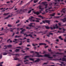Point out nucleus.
Returning a JSON list of instances; mask_svg holds the SVG:
<instances>
[{
	"instance_id": "f257e3e1",
	"label": "nucleus",
	"mask_w": 66,
	"mask_h": 66,
	"mask_svg": "<svg viewBox=\"0 0 66 66\" xmlns=\"http://www.w3.org/2000/svg\"><path fill=\"white\" fill-rule=\"evenodd\" d=\"M35 52V53H37V54L36 55V56H36V57H44V56H45V57H48V58L49 59L53 58V57H50L51 56L49 54H45L44 55H39V54H38L39 53L37 52Z\"/></svg>"
},
{
	"instance_id": "f03ea898",
	"label": "nucleus",
	"mask_w": 66,
	"mask_h": 66,
	"mask_svg": "<svg viewBox=\"0 0 66 66\" xmlns=\"http://www.w3.org/2000/svg\"><path fill=\"white\" fill-rule=\"evenodd\" d=\"M28 10L27 9H20L19 11H18L17 12H18V13H17V14H22L23 12H24L25 11L26 12Z\"/></svg>"
},
{
	"instance_id": "7ed1b4c3",
	"label": "nucleus",
	"mask_w": 66,
	"mask_h": 66,
	"mask_svg": "<svg viewBox=\"0 0 66 66\" xmlns=\"http://www.w3.org/2000/svg\"><path fill=\"white\" fill-rule=\"evenodd\" d=\"M56 27H54L53 28L52 27H51L49 28V27L48 26L46 27V29H51L52 30H53V29H58L59 28V27L57 25V24H56L55 26Z\"/></svg>"
},
{
	"instance_id": "20e7f679",
	"label": "nucleus",
	"mask_w": 66,
	"mask_h": 66,
	"mask_svg": "<svg viewBox=\"0 0 66 66\" xmlns=\"http://www.w3.org/2000/svg\"><path fill=\"white\" fill-rule=\"evenodd\" d=\"M30 60H31V61H32L33 62V63H36V62H38L39 61H40V59H37V60H35L34 61V59L32 58H29Z\"/></svg>"
},
{
	"instance_id": "39448f33",
	"label": "nucleus",
	"mask_w": 66,
	"mask_h": 66,
	"mask_svg": "<svg viewBox=\"0 0 66 66\" xmlns=\"http://www.w3.org/2000/svg\"><path fill=\"white\" fill-rule=\"evenodd\" d=\"M42 4H44L45 6V9H46L47 7V6H48V4H47V2H43L42 3Z\"/></svg>"
},
{
	"instance_id": "423d86ee",
	"label": "nucleus",
	"mask_w": 66,
	"mask_h": 66,
	"mask_svg": "<svg viewBox=\"0 0 66 66\" xmlns=\"http://www.w3.org/2000/svg\"><path fill=\"white\" fill-rule=\"evenodd\" d=\"M30 56H32V57H34V56L33 55V56H25V57L24 58V60H26V59H27V58H29L30 57Z\"/></svg>"
},
{
	"instance_id": "0eeeda50",
	"label": "nucleus",
	"mask_w": 66,
	"mask_h": 66,
	"mask_svg": "<svg viewBox=\"0 0 66 66\" xmlns=\"http://www.w3.org/2000/svg\"><path fill=\"white\" fill-rule=\"evenodd\" d=\"M33 13H34L35 14H36V15H38L40 14V12L38 11H37L36 12L34 11L33 12Z\"/></svg>"
},
{
	"instance_id": "6e6552de",
	"label": "nucleus",
	"mask_w": 66,
	"mask_h": 66,
	"mask_svg": "<svg viewBox=\"0 0 66 66\" xmlns=\"http://www.w3.org/2000/svg\"><path fill=\"white\" fill-rule=\"evenodd\" d=\"M26 31V30L25 29H23L22 30V31L20 32L21 34H24V32H24V31Z\"/></svg>"
},
{
	"instance_id": "1a4fd4ad",
	"label": "nucleus",
	"mask_w": 66,
	"mask_h": 66,
	"mask_svg": "<svg viewBox=\"0 0 66 66\" xmlns=\"http://www.w3.org/2000/svg\"><path fill=\"white\" fill-rule=\"evenodd\" d=\"M39 46H40L41 45H44V46H46V45H47V44L46 43H40L39 44Z\"/></svg>"
},
{
	"instance_id": "9d476101",
	"label": "nucleus",
	"mask_w": 66,
	"mask_h": 66,
	"mask_svg": "<svg viewBox=\"0 0 66 66\" xmlns=\"http://www.w3.org/2000/svg\"><path fill=\"white\" fill-rule=\"evenodd\" d=\"M60 20L62 21L63 22H65L66 21V18H65L63 19H61Z\"/></svg>"
},
{
	"instance_id": "9b49d317",
	"label": "nucleus",
	"mask_w": 66,
	"mask_h": 66,
	"mask_svg": "<svg viewBox=\"0 0 66 66\" xmlns=\"http://www.w3.org/2000/svg\"><path fill=\"white\" fill-rule=\"evenodd\" d=\"M12 15H13V14H11V15H8V16L6 18H5V19H8L9 18H10V17H12Z\"/></svg>"
},
{
	"instance_id": "f8f14e48",
	"label": "nucleus",
	"mask_w": 66,
	"mask_h": 66,
	"mask_svg": "<svg viewBox=\"0 0 66 66\" xmlns=\"http://www.w3.org/2000/svg\"><path fill=\"white\" fill-rule=\"evenodd\" d=\"M61 12H63L64 13H65V12H66V10H65V8L63 9H62V11H61Z\"/></svg>"
},
{
	"instance_id": "ddd939ff",
	"label": "nucleus",
	"mask_w": 66,
	"mask_h": 66,
	"mask_svg": "<svg viewBox=\"0 0 66 66\" xmlns=\"http://www.w3.org/2000/svg\"><path fill=\"white\" fill-rule=\"evenodd\" d=\"M60 1V0H58V1L54 3L56 5V4H57H57H59V2Z\"/></svg>"
},
{
	"instance_id": "4468645a",
	"label": "nucleus",
	"mask_w": 66,
	"mask_h": 66,
	"mask_svg": "<svg viewBox=\"0 0 66 66\" xmlns=\"http://www.w3.org/2000/svg\"><path fill=\"white\" fill-rule=\"evenodd\" d=\"M41 28V27L40 26H39L37 27H36L35 28V29L37 30V29H39Z\"/></svg>"
},
{
	"instance_id": "2eb2a0df",
	"label": "nucleus",
	"mask_w": 66,
	"mask_h": 66,
	"mask_svg": "<svg viewBox=\"0 0 66 66\" xmlns=\"http://www.w3.org/2000/svg\"><path fill=\"white\" fill-rule=\"evenodd\" d=\"M38 17H40V18H42V19H44V18H44L41 15H38Z\"/></svg>"
},
{
	"instance_id": "dca6fc26",
	"label": "nucleus",
	"mask_w": 66,
	"mask_h": 66,
	"mask_svg": "<svg viewBox=\"0 0 66 66\" xmlns=\"http://www.w3.org/2000/svg\"><path fill=\"white\" fill-rule=\"evenodd\" d=\"M32 45L33 46H37V45H38V44L32 43Z\"/></svg>"
},
{
	"instance_id": "f3484780",
	"label": "nucleus",
	"mask_w": 66,
	"mask_h": 66,
	"mask_svg": "<svg viewBox=\"0 0 66 66\" xmlns=\"http://www.w3.org/2000/svg\"><path fill=\"white\" fill-rule=\"evenodd\" d=\"M7 46L6 45L4 46L3 47L4 49H7Z\"/></svg>"
},
{
	"instance_id": "a211bd4d",
	"label": "nucleus",
	"mask_w": 66,
	"mask_h": 66,
	"mask_svg": "<svg viewBox=\"0 0 66 66\" xmlns=\"http://www.w3.org/2000/svg\"><path fill=\"white\" fill-rule=\"evenodd\" d=\"M46 20V23H48V24H50V21H49L48 20Z\"/></svg>"
},
{
	"instance_id": "6ab92c4d",
	"label": "nucleus",
	"mask_w": 66,
	"mask_h": 66,
	"mask_svg": "<svg viewBox=\"0 0 66 66\" xmlns=\"http://www.w3.org/2000/svg\"><path fill=\"white\" fill-rule=\"evenodd\" d=\"M59 39H60L61 40H63V38H62V36H59Z\"/></svg>"
},
{
	"instance_id": "aec40b11",
	"label": "nucleus",
	"mask_w": 66,
	"mask_h": 66,
	"mask_svg": "<svg viewBox=\"0 0 66 66\" xmlns=\"http://www.w3.org/2000/svg\"><path fill=\"white\" fill-rule=\"evenodd\" d=\"M15 38H17V37H18V38H19V37H21V36H18L17 35H16L15 36Z\"/></svg>"
},
{
	"instance_id": "412c9836",
	"label": "nucleus",
	"mask_w": 66,
	"mask_h": 66,
	"mask_svg": "<svg viewBox=\"0 0 66 66\" xmlns=\"http://www.w3.org/2000/svg\"><path fill=\"white\" fill-rule=\"evenodd\" d=\"M3 53L4 55H7V53L6 52H4V53Z\"/></svg>"
},
{
	"instance_id": "4be33fe9",
	"label": "nucleus",
	"mask_w": 66,
	"mask_h": 66,
	"mask_svg": "<svg viewBox=\"0 0 66 66\" xmlns=\"http://www.w3.org/2000/svg\"><path fill=\"white\" fill-rule=\"evenodd\" d=\"M9 14H10V13H4V14H3V15L6 16V15H9Z\"/></svg>"
},
{
	"instance_id": "5701e85b",
	"label": "nucleus",
	"mask_w": 66,
	"mask_h": 66,
	"mask_svg": "<svg viewBox=\"0 0 66 66\" xmlns=\"http://www.w3.org/2000/svg\"><path fill=\"white\" fill-rule=\"evenodd\" d=\"M55 13H53L52 14H51L50 15V16H54V15H55Z\"/></svg>"
},
{
	"instance_id": "b1692460",
	"label": "nucleus",
	"mask_w": 66,
	"mask_h": 66,
	"mask_svg": "<svg viewBox=\"0 0 66 66\" xmlns=\"http://www.w3.org/2000/svg\"><path fill=\"white\" fill-rule=\"evenodd\" d=\"M8 27H13V26L11 25L10 24H8Z\"/></svg>"
},
{
	"instance_id": "393cba45",
	"label": "nucleus",
	"mask_w": 66,
	"mask_h": 66,
	"mask_svg": "<svg viewBox=\"0 0 66 66\" xmlns=\"http://www.w3.org/2000/svg\"><path fill=\"white\" fill-rule=\"evenodd\" d=\"M38 2V0H34V3H36Z\"/></svg>"
},
{
	"instance_id": "a878e982",
	"label": "nucleus",
	"mask_w": 66,
	"mask_h": 66,
	"mask_svg": "<svg viewBox=\"0 0 66 66\" xmlns=\"http://www.w3.org/2000/svg\"><path fill=\"white\" fill-rule=\"evenodd\" d=\"M20 50L19 49H16L15 51V52H18V51H19Z\"/></svg>"
},
{
	"instance_id": "bb28decb",
	"label": "nucleus",
	"mask_w": 66,
	"mask_h": 66,
	"mask_svg": "<svg viewBox=\"0 0 66 66\" xmlns=\"http://www.w3.org/2000/svg\"><path fill=\"white\" fill-rule=\"evenodd\" d=\"M62 61H66V59L65 58H62Z\"/></svg>"
},
{
	"instance_id": "cd10ccee",
	"label": "nucleus",
	"mask_w": 66,
	"mask_h": 66,
	"mask_svg": "<svg viewBox=\"0 0 66 66\" xmlns=\"http://www.w3.org/2000/svg\"><path fill=\"white\" fill-rule=\"evenodd\" d=\"M43 22V23H46V20H45L44 21H42Z\"/></svg>"
},
{
	"instance_id": "c85d7f7f",
	"label": "nucleus",
	"mask_w": 66,
	"mask_h": 66,
	"mask_svg": "<svg viewBox=\"0 0 66 66\" xmlns=\"http://www.w3.org/2000/svg\"><path fill=\"white\" fill-rule=\"evenodd\" d=\"M47 31H48L47 30H46V31H45L44 33L42 34V35H43V34H46V33H47V32H47Z\"/></svg>"
},
{
	"instance_id": "c756f323",
	"label": "nucleus",
	"mask_w": 66,
	"mask_h": 66,
	"mask_svg": "<svg viewBox=\"0 0 66 66\" xmlns=\"http://www.w3.org/2000/svg\"><path fill=\"white\" fill-rule=\"evenodd\" d=\"M31 11H32V10H30L29 11L28 13L29 14L31 12Z\"/></svg>"
},
{
	"instance_id": "7c9ffc66",
	"label": "nucleus",
	"mask_w": 66,
	"mask_h": 66,
	"mask_svg": "<svg viewBox=\"0 0 66 66\" xmlns=\"http://www.w3.org/2000/svg\"><path fill=\"white\" fill-rule=\"evenodd\" d=\"M46 12V13H48V11H49V10L47 9L45 10Z\"/></svg>"
},
{
	"instance_id": "2f4dec72",
	"label": "nucleus",
	"mask_w": 66,
	"mask_h": 66,
	"mask_svg": "<svg viewBox=\"0 0 66 66\" xmlns=\"http://www.w3.org/2000/svg\"><path fill=\"white\" fill-rule=\"evenodd\" d=\"M55 53L56 54H62V53Z\"/></svg>"
},
{
	"instance_id": "473e14b6",
	"label": "nucleus",
	"mask_w": 66,
	"mask_h": 66,
	"mask_svg": "<svg viewBox=\"0 0 66 66\" xmlns=\"http://www.w3.org/2000/svg\"><path fill=\"white\" fill-rule=\"evenodd\" d=\"M39 9H41L42 10V6H39L38 7Z\"/></svg>"
},
{
	"instance_id": "72a5a7b5",
	"label": "nucleus",
	"mask_w": 66,
	"mask_h": 66,
	"mask_svg": "<svg viewBox=\"0 0 66 66\" xmlns=\"http://www.w3.org/2000/svg\"><path fill=\"white\" fill-rule=\"evenodd\" d=\"M19 22H20V20H18L16 22V23H18Z\"/></svg>"
},
{
	"instance_id": "f704fd0d",
	"label": "nucleus",
	"mask_w": 66,
	"mask_h": 66,
	"mask_svg": "<svg viewBox=\"0 0 66 66\" xmlns=\"http://www.w3.org/2000/svg\"><path fill=\"white\" fill-rule=\"evenodd\" d=\"M7 47H9V48H11L12 47V45H9L7 46Z\"/></svg>"
},
{
	"instance_id": "c9c22d12",
	"label": "nucleus",
	"mask_w": 66,
	"mask_h": 66,
	"mask_svg": "<svg viewBox=\"0 0 66 66\" xmlns=\"http://www.w3.org/2000/svg\"><path fill=\"white\" fill-rule=\"evenodd\" d=\"M26 29H28V30H29V29H31V28H29L28 27H26Z\"/></svg>"
},
{
	"instance_id": "e433bc0d",
	"label": "nucleus",
	"mask_w": 66,
	"mask_h": 66,
	"mask_svg": "<svg viewBox=\"0 0 66 66\" xmlns=\"http://www.w3.org/2000/svg\"><path fill=\"white\" fill-rule=\"evenodd\" d=\"M20 65H21V64L19 63V64L16 65V66H20Z\"/></svg>"
},
{
	"instance_id": "4c0bfd02",
	"label": "nucleus",
	"mask_w": 66,
	"mask_h": 66,
	"mask_svg": "<svg viewBox=\"0 0 66 66\" xmlns=\"http://www.w3.org/2000/svg\"><path fill=\"white\" fill-rule=\"evenodd\" d=\"M29 27H34V26L32 25H31V24L29 25Z\"/></svg>"
},
{
	"instance_id": "58836bf2",
	"label": "nucleus",
	"mask_w": 66,
	"mask_h": 66,
	"mask_svg": "<svg viewBox=\"0 0 66 66\" xmlns=\"http://www.w3.org/2000/svg\"><path fill=\"white\" fill-rule=\"evenodd\" d=\"M29 40H30V39H27V43H29V42H30V41H29Z\"/></svg>"
},
{
	"instance_id": "ea45409f",
	"label": "nucleus",
	"mask_w": 66,
	"mask_h": 66,
	"mask_svg": "<svg viewBox=\"0 0 66 66\" xmlns=\"http://www.w3.org/2000/svg\"><path fill=\"white\" fill-rule=\"evenodd\" d=\"M47 64H48L47 63H44L42 65H44L45 64L47 65Z\"/></svg>"
},
{
	"instance_id": "a19ab883",
	"label": "nucleus",
	"mask_w": 66,
	"mask_h": 66,
	"mask_svg": "<svg viewBox=\"0 0 66 66\" xmlns=\"http://www.w3.org/2000/svg\"><path fill=\"white\" fill-rule=\"evenodd\" d=\"M19 60V59L17 58H14V60Z\"/></svg>"
},
{
	"instance_id": "79ce46f5",
	"label": "nucleus",
	"mask_w": 66,
	"mask_h": 66,
	"mask_svg": "<svg viewBox=\"0 0 66 66\" xmlns=\"http://www.w3.org/2000/svg\"><path fill=\"white\" fill-rule=\"evenodd\" d=\"M32 18H34L32 16H30V18H29V19H32Z\"/></svg>"
},
{
	"instance_id": "37998d69",
	"label": "nucleus",
	"mask_w": 66,
	"mask_h": 66,
	"mask_svg": "<svg viewBox=\"0 0 66 66\" xmlns=\"http://www.w3.org/2000/svg\"><path fill=\"white\" fill-rule=\"evenodd\" d=\"M29 35H28L27 34H26V37H28V36H29Z\"/></svg>"
},
{
	"instance_id": "c03bdc74",
	"label": "nucleus",
	"mask_w": 66,
	"mask_h": 66,
	"mask_svg": "<svg viewBox=\"0 0 66 66\" xmlns=\"http://www.w3.org/2000/svg\"><path fill=\"white\" fill-rule=\"evenodd\" d=\"M49 35H53V33H49Z\"/></svg>"
},
{
	"instance_id": "a18cd8bd",
	"label": "nucleus",
	"mask_w": 66,
	"mask_h": 66,
	"mask_svg": "<svg viewBox=\"0 0 66 66\" xmlns=\"http://www.w3.org/2000/svg\"><path fill=\"white\" fill-rule=\"evenodd\" d=\"M36 22H39V21L38 20H36L35 21Z\"/></svg>"
},
{
	"instance_id": "49530a36",
	"label": "nucleus",
	"mask_w": 66,
	"mask_h": 66,
	"mask_svg": "<svg viewBox=\"0 0 66 66\" xmlns=\"http://www.w3.org/2000/svg\"><path fill=\"white\" fill-rule=\"evenodd\" d=\"M29 36H30V37H32V35L31 34H29Z\"/></svg>"
},
{
	"instance_id": "de8ad7c7",
	"label": "nucleus",
	"mask_w": 66,
	"mask_h": 66,
	"mask_svg": "<svg viewBox=\"0 0 66 66\" xmlns=\"http://www.w3.org/2000/svg\"><path fill=\"white\" fill-rule=\"evenodd\" d=\"M48 9L49 10H50V9H52V7H49L48 8Z\"/></svg>"
},
{
	"instance_id": "09e8293b",
	"label": "nucleus",
	"mask_w": 66,
	"mask_h": 66,
	"mask_svg": "<svg viewBox=\"0 0 66 66\" xmlns=\"http://www.w3.org/2000/svg\"><path fill=\"white\" fill-rule=\"evenodd\" d=\"M20 42H21V43L19 44V45H22V42H21V41H20Z\"/></svg>"
},
{
	"instance_id": "8fccbe9b",
	"label": "nucleus",
	"mask_w": 66,
	"mask_h": 66,
	"mask_svg": "<svg viewBox=\"0 0 66 66\" xmlns=\"http://www.w3.org/2000/svg\"><path fill=\"white\" fill-rule=\"evenodd\" d=\"M49 51L50 52V51H51V48H50V49H48Z\"/></svg>"
},
{
	"instance_id": "3c124183",
	"label": "nucleus",
	"mask_w": 66,
	"mask_h": 66,
	"mask_svg": "<svg viewBox=\"0 0 66 66\" xmlns=\"http://www.w3.org/2000/svg\"><path fill=\"white\" fill-rule=\"evenodd\" d=\"M46 42H48V43H50V42H49V41H48V40H46Z\"/></svg>"
},
{
	"instance_id": "603ef678",
	"label": "nucleus",
	"mask_w": 66,
	"mask_h": 66,
	"mask_svg": "<svg viewBox=\"0 0 66 66\" xmlns=\"http://www.w3.org/2000/svg\"><path fill=\"white\" fill-rule=\"evenodd\" d=\"M36 19L37 20H40V19H39L38 18H36Z\"/></svg>"
},
{
	"instance_id": "864d4df0",
	"label": "nucleus",
	"mask_w": 66,
	"mask_h": 66,
	"mask_svg": "<svg viewBox=\"0 0 66 66\" xmlns=\"http://www.w3.org/2000/svg\"><path fill=\"white\" fill-rule=\"evenodd\" d=\"M27 47H29V46H31V45L30 44H28L27 45Z\"/></svg>"
},
{
	"instance_id": "5fc2aeb1",
	"label": "nucleus",
	"mask_w": 66,
	"mask_h": 66,
	"mask_svg": "<svg viewBox=\"0 0 66 66\" xmlns=\"http://www.w3.org/2000/svg\"><path fill=\"white\" fill-rule=\"evenodd\" d=\"M46 35L48 37H50V35H49H49Z\"/></svg>"
},
{
	"instance_id": "6e6d98bb",
	"label": "nucleus",
	"mask_w": 66,
	"mask_h": 66,
	"mask_svg": "<svg viewBox=\"0 0 66 66\" xmlns=\"http://www.w3.org/2000/svg\"><path fill=\"white\" fill-rule=\"evenodd\" d=\"M10 40H11V39H8L7 40V42H9V41H10Z\"/></svg>"
},
{
	"instance_id": "4d7b16f0",
	"label": "nucleus",
	"mask_w": 66,
	"mask_h": 66,
	"mask_svg": "<svg viewBox=\"0 0 66 66\" xmlns=\"http://www.w3.org/2000/svg\"><path fill=\"white\" fill-rule=\"evenodd\" d=\"M30 52V53H34V51H32L31 52Z\"/></svg>"
},
{
	"instance_id": "13d9d810",
	"label": "nucleus",
	"mask_w": 66,
	"mask_h": 66,
	"mask_svg": "<svg viewBox=\"0 0 66 66\" xmlns=\"http://www.w3.org/2000/svg\"><path fill=\"white\" fill-rule=\"evenodd\" d=\"M37 40H39V38H37Z\"/></svg>"
},
{
	"instance_id": "bf43d9fd",
	"label": "nucleus",
	"mask_w": 66,
	"mask_h": 66,
	"mask_svg": "<svg viewBox=\"0 0 66 66\" xmlns=\"http://www.w3.org/2000/svg\"><path fill=\"white\" fill-rule=\"evenodd\" d=\"M56 40L57 42H59V39H57Z\"/></svg>"
},
{
	"instance_id": "052dcab7",
	"label": "nucleus",
	"mask_w": 66,
	"mask_h": 66,
	"mask_svg": "<svg viewBox=\"0 0 66 66\" xmlns=\"http://www.w3.org/2000/svg\"><path fill=\"white\" fill-rule=\"evenodd\" d=\"M62 32L60 31H58V32L57 33H61Z\"/></svg>"
},
{
	"instance_id": "680f3d73",
	"label": "nucleus",
	"mask_w": 66,
	"mask_h": 66,
	"mask_svg": "<svg viewBox=\"0 0 66 66\" xmlns=\"http://www.w3.org/2000/svg\"><path fill=\"white\" fill-rule=\"evenodd\" d=\"M10 3V1H8L7 2V3Z\"/></svg>"
},
{
	"instance_id": "e2e57ef3",
	"label": "nucleus",
	"mask_w": 66,
	"mask_h": 66,
	"mask_svg": "<svg viewBox=\"0 0 66 66\" xmlns=\"http://www.w3.org/2000/svg\"><path fill=\"white\" fill-rule=\"evenodd\" d=\"M9 51H10V52H12V50H9Z\"/></svg>"
},
{
	"instance_id": "0e129e2a",
	"label": "nucleus",
	"mask_w": 66,
	"mask_h": 66,
	"mask_svg": "<svg viewBox=\"0 0 66 66\" xmlns=\"http://www.w3.org/2000/svg\"><path fill=\"white\" fill-rule=\"evenodd\" d=\"M27 39V38H24L23 39V40H24V39Z\"/></svg>"
},
{
	"instance_id": "69168bd1",
	"label": "nucleus",
	"mask_w": 66,
	"mask_h": 66,
	"mask_svg": "<svg viewBox=\"0 0 66 66\" xmlns=\"http://www.w3.org/2000/svg\"><path fill=\"white\" fill-rule=\"evenodd\" d=\"M62 28H59V30H62Z\"/></svg>"
},
{
	"instance_id": "338daca9",
	"label": "nucleus",
	"mask_w": 66,
	"mask_h": 66,
	"mask_svg": "<svg viewBox=\"0 0 66 66\" xmlns=\"http://www.w3.org/2000/svg\"><path fill=\"white\" fill-rule=\"evenodd\" d=\"M48 47V46H45V48H47Z\"/></svg>"
},
{
	"instance_id": "774afa93",
	"label": "nucleus",
	"mask_w": 66,
	"mask_h": 66,
	"mask_svg": "<svg viewBox=\"0 0 66 66\" xmlns=\"http://www.w3.org/2000/svg\"><path fill=\"white\" fill-rule=\"evenodd\" d=\"M64 42H66V39H64Z\"/></svg>"
}]
</instances>
